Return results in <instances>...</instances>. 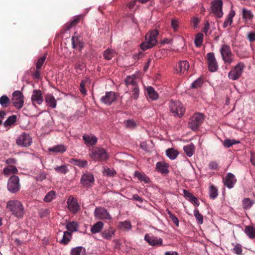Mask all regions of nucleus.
Here are the masks:
<instances>
[{"instance_id": "6", "label": "nucleus", "mask_w": 255, "mask_h": 255, "mask_svg": "<svg viewBox=\"0 0 255 255\" xmlns=\"http://www.w3.org/2000/svg\"><path fill=\"white\" fill-rule=\"evenodd\" d=\"M169 108L171 112L175 116L181 117L185 112V108L182 104L178 101H171L169 104Z\"/></svg>"}, {"instance_id": "43", "label": "nucleus", "mask_w": 255, "mask_h": 255, "mask_svg": "<svg viewBox=\"0 0 255 255\" xmlns=\"http://www.w3.org/2000/svg\"><path fill=\"white\" fill-rule=\"evenodd\" d=\"M9 102V98L6 95H3L0 98V105L3 108L7 107Z\"/></svg>"}, {"instance_id": "40", "label": "nucleus", "mask_w": 255, "mask_h": 255, "mask_svg": "<svg viewBox=\"0 0 255 255\" xmlns=\"http://www.w3.org/2000/svg\"><path fill=\"white\" fill-rule=\"evenodd\" d=\"M72 163L80 167H85L88 165V162L86 160L73 159Z\"/></svg>"}, {"instance_id": "60", "label": "nucleus", "mask_w": 255, "mask_h": 255, "mask_svg": "<svg viewBox=\"0 0 255 255\" xmlns=\"http://www.w3.org/2000/svg\"><path fill=\"white\" fill-rule=\"evenodd\" d=\"M234 252L237 255H241L242 253V247L240 245H236L234 248Z\"/></svg>"}, {"instance_id": "47", "label": "nucleus", "mask_w": 255, "mask_h": 255, "mask_svg": "<svg viewBox=\"0 0 255 255\" xmlns=\"http://www.w3.org/2000/svg\"><path fill=\"white\" fill-rule=\"evenodd\" d=\"M194 215L196 219L198 221L199 224H203V217L200 213L199 211L197 209H195L194 210Z\"/></svg>"}, {"instance_id": "45", "label": "nucleus", "mask_w": 255, "mask_h": 255, "mask_svg": "<svg viewBox=\"0 0 255 255\" xmlns=\"http://www.w3.org/2000/svg\"><path fill=\"white\" fill-rule=\"evenodd\" d=\"M209 193L210 198L214 199L218 196V190L214 185H211L210 187Z\"/></svg>"}, {"instance_id": "21", "label": "nucleus", "mask_w": 255, "mask_h": 255, "mask_svg": "<svg viewBox=\"0 0 255 255\" xmlns=\"http://www.w3.org/2000/svg\"><path fill=\"white\" fill-rule=\"evenodd\" d=\"M46 105L51 109H55L57 106V101L51 94H47L45 96Z\"/></svg>"}, {"instance_id": "62", "label": "nucleus", "mask_w": 255, "mask_h": 255, "mask_svg": "<svg viewBox=\"0 0 255 255\" xmlns=\"http://www.w3.org/2000/svg\"><path fill=\"white\" fill-rule=\"evenodd\" d=\"M200 22V19L197 17H194L192 20V24L194 28L197 27Z\"/></svg>"}, {"instance_id": "63", "label": "nucleus", "mask_w": 255, "mask_h": 255, "mask_svg": "<svg viewBox=\"0 0 255 255\" xmlns=\"http://www.w3.org/2000/svg\"><path fill=\"white\" fill-rule=\"evenodd\" d=\"M78 21V18H75L73 20L71 21L70 23L67 24L66 25V29L69 30L71 28V27Z\"/></svg>"}, {"instance_id": "38", "label": "nucleus", "mask_w": 255, "mask_h": 255, "mask_svg": "<svg viewBox=\"0 0 255 255\" xmlns=\"http://www.w3.org/2000/svg\"><path fill=\"white\" fill-rule=\"evenodd\" d=\"M134 175L139 180L143 181L145 183H148L150 181L149 178L146 175L142 174L138 171H135L134 172Z\"/></svg>"}, {"instance_id": "16", "label": "nucleus", "mask_w": 255, "mask_h": 255, "mask_svg": "<svg viewBox=\"0 0 255 255\" xmlns=\"http://www.w3.org/2000/svg\"><path fill=\"white\" fill-rule=\"evenodd\" d=\"M94 182V177L93 174L86 173L82 175L81 178V183L85 187L91 186Z\"/></svg>"}, {"instance_id": "11", "label": "nucleus", "mask_w": 255, "mask_h": 255, "mask_svg": "<svg viewBox=\"0 0 255 255\" xmlns=\"http://www.w3.org/2000/svg\"><path fill=\"white\" fill-rule=\"evenodd\" d=\"M222 6L223 1L222 0H214L211 3L212 12L218 18L223 16Z\"/></svg>"}, {"instance_id": "10", "label": "nucleus", "mask_w": 255, "mask_h": 255, "mask_svg": "<svg viewBox=\"0 0 255 255\" xmlns=\"http://www.w3.org/2000/svg\"><path fill=\"white\" fill-rule=\"evenodd\" d=\"M11 101L13 105L17 109H20L23 106L24 97L20 91H15L12 93Z\"/></svg>"}, {"instance_id": "58", "label": "nucleus", "mask_w": 255, "mask_h": 255, "mask_svg": "<svg viewBox=\"0 0 255 255\" xmlns=\"http://www.w3.org/2000/svg\"><path fill=\"white\" fill-rule=\"evenodd\" d=\"M46 173L42 172H40L37 176L35 177V179L38 181H41L46 178Z\"/></svg>"}, {"instance_id": "14", "label": "nucleus", "mask_w": 255, "mask_h": 255, "mask_svg": "<svg viewBox=\"0 0 255 255\" xmlns=\"http://www.w3.org/2000/svg\"><path fill=\"white\" fill-rule=\"evenodd\" d=\"M144 240L151 246H160L162 245V239L146 234L144 236Z\"/></svg>"}, {"instance_id": "18", "label": "nucleus", "mask_w": 255, "mask_h": 255, "mask_svg": "<svg viewBox=\"0 0 255 255\" xmlns=\"http://www.w3.org/2000/svg\"><path fill=\"white\" fill-rule=\"evenodd\" d=\"M68 207L70 212L75 213L79 209V206L77 200L72 196H70L67 200Z\"/></svg>"}, {"instance_id": "5", "label": "nucleus", "mask_w": 255, "mask_h": 255, "mask_svg": "<svg viewBox=\"0 0 255 255\" xmlns=\"http://www.w3.org/2000/svg\"><path fill=\"white\" fill-rule=\"evenodd\" d=\"M89 155L92 158L95 160H106L109 157L107 151L100 147L93 149L90 151Z\"/></svg>"}, {"instance_id": "64", "label": "nucleus", "mask_w": 255, "mask_h": 255, "mask_svg": "<svg viewBox=\"0 0 255 255\" xmlns=\"http://www.w3.org/2000/svg\"><path fill=\"white\" fill-rule=\"evenodd\" d=\"M232 21H233L232 19H231L227 17L225 19V20L224 22V24H223L224 27L226 28V27H228V26L232 24Z\"/></svg>"}, {"instance_id": "9", "label": "nucleus", "mask_w": 255, "mask_h": 255, "mask_svg": "<svg viewBox=\"0 0 255 255\" xmlns=\"http://www.w3.org/2000/svg\"><path fill=\"white\" fill-rule=\"evenodd\" d=\"M204 119L203 114L198 113L194 114L191 118L189 123L190 128L193 130H196L201 125Z\"/></svg>"}, {"instance_id": "1", "label": "nucleus", "mask_w": 255, "mask_h": 255, "mask_svg": "<svg viewBox=\"0 0 255 255\" xmlns=\"http://www.w3.org/2000/svg\"><path fill=\"white\" fill-rule=\"evenodd\" d=\"M6 208L12 215L20 219L23 217L24 213V207L22 203L17 200H11L7 202Z\"/></svg>"}, {"instance_id": "52", "label": "nucleus", "mask_w": 255, "mask_h": 255, "mask_svg": "<svg viewBox=\"0 0 255 255\" xmlns=\"http://www.w3.org/2000/svg\"><path fill=\"white\" fill-rule=\"evenodd\" d=\"M203 83L202 79L200 78L197 79L195 81H194L191 84V87L192 88H197L200 87Z\"/></svg>"}, {"instance_id": "56", "label": "nucleus", "mask_w": 255, "mask_h": 255, "mask_svg": "<svg viewBox=\"0 0 255 255\" xmlns=\"http://www.w3.org/2000/svg\"><path fill=\"white\" fill-rule=\"evenodd\" d=\"M80 42V40L77 35H76V33L72 38V44L73 48H77V44Z\"/></svg>"}, {"instance_id": "48", "label": "nucleus", "mask_w": 255, "mask_h": 255, "mask_svg": "<svg viewBox=\"0 0 255 255\" xmlns=\"http://www.w3.org/2000/svg\"><path fill=\"white\" fill-rule=\"evenodd\" d=\"M125 124L127 128L131 129L135 128L137 126L136 123L132 120L125 121Z\"/></svg>"}, {"instance_id": "4", "label": "nucleus", "mask_w": 255, "mask_h": 255, "mask_svg": "<svg viewBox=\"0 0 255 255\" xmlns=\"http://www.w3.org/2000/svg\"><path fill=\"white\" fill-rule=\"evenodd\" d=\"M245 68V65L243 62H239L229 72V78L233 81L238 80L243 73Z\"/></svg>"}, {"instance_id": "54", "label": "nucleus", "mask_w": 255, "mask_h": 255, "mask_svg": "<svg viewBox=\"0 0 255 255\" xmlns=\"http://www.w3.org/2000/svg\"><path fill=\"white\" fill-rule=\"evenodd\" d=\"M103 173L108 177H112L116 174V171L113 169L108 168L104 169Z\"/></svg>"}, {"instance_id": "27", "label": "nucleus", "mask_w": 255, "mask_h": 255, "mask_svg": "<svg viewBox=\"0 0 255 255\" xmlns=\"http://www.w3.org/2000/svg\"><path fill=\"white\" fill-rule=\"evenodd\" d=\"M115 230L112 228H109L101 233L102 236L106 240H110L114 236Z\"/></svg>"}, {"instance_id": "55", "label": "nucleus", "mask_w": 255, "mask_h": 255, "mask_svg": "<svg viewBox=\"0 0 255 255\" xmlns=\"http://www.w3.org/2000/svg\"><path fill=\"white\" fill-rule=\"evenodd\" d=\"M236 141L235 139H226L223 142V145L225 147H229L235 144Z\"/></svg>"}, {"instance_id": "17", "label": "nucleus", "mask_w": 255, "mask_h": 255, "mask_svg": "<svg viewBox=\"0 0 255 255\" xmlns=\"http://www.w3.org/2000/svg\"><path fill=\"white\" fill-rule=\"evenodd\" d=\"M117 99V96L115 92L111 91L107 92L106 95L103 96L101 99V102L107 105H110Z\"/></svg>"}, {"instance_id": "32", "label": "nucleus", "mask_w": 255, "mask_h": 255, "mask_svg": "<svg viewBox=\"0 0 255 255\" xmlns=\"http://www.w3.org/2000/svg\"><path fill=\"white\" fill-rule=\"evenodd\" d=\"M17 120V116L13 115L9 116L7 119L3 123V126L5 128L10 127L11 126L14 124Z\"/></svg>"}, {"instance_id": "23", "label": "nucleus", "mask_w": 255, "mask_h": 255, "mask_svg": "<svg viewBox=\"0 0 255 255\" xmlns=\"http://www.w3.org/2000/svg\"><path fill=\"white\" fill-rule=\"evenodd\" d=\"M146 95L151 100H156L158 99L159 96L157 92L151 86H147L145 88Z\"/></svg>"}, {"instance_id": "12", "label": "nucleus", "mask_w": 255, "mask_h": 255, "mask_svg": "<svg viewBox=\"0 0 255 255\" xmlns=\"http://www.w3.org/2000/svg\"><path fill=\"white\" fill-rule=\"evenodd\" d=\"M94 215L98 220H111L112 219L107 210L103 207H96L94 211Z\"/></svg>"}, {"instance_id": "36", "label": "nucleus", "mask_w": 255, "mask_h": 255, "mask_svg": "<svg viewBox=\"0 0 255 255\" xmlns=\"http://www.w3.org/2000/svg\"><path fill=\"white\" fill-rule=\"evenodd\" d=\"M85 249L82 247H78L71 250V255H85Z\"/></svg>"}, {"instance_id": "26", "label": "nucleus", "mask_w": 255, "mask_h": 255, "mask_svg": "<svg viewBox=\"0 0 255 255\" xmlns=\"http://www.w3.org/2000/svg\"><path fill=\"white\" fill-rule=\"evenodd\" d=\"M244 232L246 235L251 239L255 238V227L250 225L245 227Z\"/></svg>"}, {"instance_id": "33", "label": "nucleus", "mask_w": 255, "mask_h": 255, "mask_svg": "<svg viewBox=\"0 0 255 255\" xmlns=\"http://www.w3.org/2000/svg\"><path fill=\"white\" fill-rule=\"evenodd\" d=\"M242 15L244 19L246 21L252 20L254 17L252 12L246 8L242 9Z\"/></svg>"}, {"instance_id": "44", "label": "nucleus", "mask_w": 255, "mask_h": 255, "mask_svg": "<svg viewBox=\"0 0 255 255\" xmlns=\"http://www.w3.org/2000/svg\"><path fill=\"white\" fill-rule=\"evenodd\" d=\"M71 238V234L68 232H64L62 236V238L60 241L61 243L67 244L70 240Z\"/></svg>"}, {"instance_id": "49", "label": "nucleus", "mask_w": 255, "mask_h": 255, "mask_svg": "<svg viewBox=\"0 0 255 255\" xmlns=\"http://www.w3.org/2000/svg\"><path fill=\"white\" fill-rule=\"evenodd\" d=\"M78 227L77 224L75 222L68 223L66 225V228L69 231L74 232L76 231Z\"/></svg>"}, {"instance_id": "59", "label": "nucleus", "mask_w": 255, "mask_h": 255, "mask_svg": "<svg viewBox=\"0 0 255 255\" xmlns=\"http://www.w3.org/2000/svg\"><path fill=\"white\" fill-rule=\"evenodd\" d=\"M84 67L85 66L84 64L80 62H77L75 65V68L77 69L78 72L83 71Z\"/></svg>"}, {"instance_id": "51", "label": "nucleus", "mask_w": 255, "mask_h": 255, "mask_svg": "<svg viewBox=\"0 0 255 255\" xmlns=\"http://www.w3.org/2000/svg\"><path fill=\"white\" fill-rule=\"evenodd\" d=\"M180 21L178 19H173L171 20V24L174 31H177L179 26Z\"/></svg>"}, {"instance_id": "7", "label": "nucleus", "mask_w": 255, "mask_h": 255, "mask_svg": "<svg viewBox=\"0 0 255 255\" xmlns=\"http://www.w3.org/2000/svg\"><path fill=\"white\" fill-rule=\"evenodd\" d=\"M7 188L11 193H15L20 190L19 178L16 175L11 176L7 181Z\"/></svg>"}, {"instance_id": "22", "label": "nucleus", "mask_w": 255, "mask_h": 255, "mask_svg": "<svg viewBox=\"0 0 255 255\" xmlns=\"http://www.w3.org/2000/svg\"><path fill=\"white\" fill-rule=\"evenodd\" d=\"M168 165L164 162H158L156 163V170L162 174H167L169 172Z\"/></svg>"}, {"instance_id": "8", "label": "nucleus", "mask_w": 255, "mask_h": 255, "mask_svg": "<svg viewBox=\"0 0 255 255\" xmlns=\"http://www.w3.org/2000/svg\"><path fill=\"white\" fill-rule=\"evenodd\" d=\"M32 143V138L27 133L23 132L19 134L16 139V143L21 147H28Z\"/></svg>"}, {"instance_id": "34", "label": "nucleus", "mask_w": 255, "mask_h": 255, "mask_svg": "<svg viewBox=\"0 0 255 255\" xmlns=\"http://www.w3.org/2000/svg\"><path fill=\"white\" fill-rule=\"evenodd\" d=\"M195 146L193 143L184 146L183 149L188 157H191L193 155L194 152Z\"/></svg>"}, {"instance_id": "50", "label": "nucleus", "mask_w": 255, "mask_h": 255, "mask_svg": "<svg viewBox=\"0 0 255 255\" xmlns=\"http://www.w3.org/2000/svg\"><path fill=\"white\" fill-rule=\"evenodd\" d=\"M55 192L54 191L49 192L44 197V201L46 202H49L52 201L55 198Z\"/></svg>"}, {"instance_id": "28", "label": "nucleus", "mask_w": 255, "mask_h": 255, "mask_svg": "<svg viewBox=\"0 0 255 255\" xmlns=\"http://www.w3.org/2000/svg\"><path fill=\"white\" fill-rule=\"evenodd\" d=\"M104 224L102 222H98L91 227V232L93 234L99 233L102 230Z\"/></svg>"}, {"instance_id": "57", "label": "nucleus", "mask_w": 255, "mask_h": 255, "mask_svg": "<svg viewBox=\"0 0 255 255\" xmlns=\"http://www.w3.org/2000/svg\"><path fill=\"white\" fill-rule=\"evenodd\" d=\"M45 59L46 56H43L38 59L37 62H36V68L37 69H40L41 68V66L43 64Z\"/></svg>"}, {"instance_id": "53", "label": "nucleus", "mask_w": 255, "mask_h": 255, "mask_svg": "<svg viewBox=\"0 0 255 255\" xmlns=\"http://www.w3.org/2000/svg\"><path fill=\"white\" fill-rule=\"evenodd\" d=\"M203 42V35L202 34H198L195 39V44L197 47L201 45Z\"/></svg>"}, {"instance_id": "25", "label": "nucleus", "mask_w": 255, "mask_h": 255, "mask_svg": "<svg viewBox=\"0 0 255 255\" xmlns=\"http://www.w3.org/2000/svg\"><path fill=\"white\" fill-rule=\"evenodd\" d=\"M83 139L85 141V143L89 146L95 145L97 142V138L94 135L84 134L83 136Z\"/></svg>"}, {"instance_id": "15", "label": "nucleus", "mask_w": 255, "mask_h": 255, "mask_svg": "<svg viewBox=\"0 0 255 255\" xmlns=\"http://www.w3.org/2000/svg\"><path fill=\"white\" fill-rule=\"evenodd\" d=\"M31 100L33 105L34 106H36V104L41 105L43 101L41 91L40 90H34L32 92Z\"/></svg>"}, {"instance_id": "41", "label": "nucleus", "mask_w": 255, "mask_h": 255, "mask_svg": "<svg viewBox=\"0 0 255 255\" xmlns=\"http://www.w3.org/2000/svg\"><path fill=\"white\" fill-rule=\"evenodd\" d=\"M129 89L131 93V98L134 100H137L139 95V89L138 86H135Z\"/></svg>"}, {"instance_id": "2", "label": "nucleus", "mask_w": 255, "mask_h": 255, "mask_svg": "<svg viewBox=\"0 0 255 255\" xmlns=\"http://www.w3.org/2000/svg\"><path fill=\"white\" fill-rule=\"evenodd\" d=\"M159 34L158 31L154 29L145 35V41L143 42L141 45V48L143 50H146L154 46L157 42V37Z\"/></svg>"}, {"instance_id": "13", "label": "nucleus", "mask_w": 255, "mask_h": 255, "mask_svg": "<svg viewBox=\"0 0 255 255\" xmlns=\"http://www.w3.org/2000/svg\"><path fill=\"white\" fill-rule=\"evenodd\" d=\"M207 60L209 71L212 72L216 71L218 66L214 54L212 52L208 53Z\"/></svg>"}, {"instance_id": "24", "label": "nucleus", "mask_w": 255, "mask_h": 255, "mask_svg": "<svg viewBox=\"0 0 255 255\" xmlns=\"http://www.w3.org/2000/svg\"><path fill=\"white\" fill-rule=\"evenodd\" d=\"M189 68V64L188 62L186 60H184L179 62L176 68V71L177 73H182L187 71Z\"/></svg>"}, {"instance_id": "20", "label": "nucleus", "mask_w": 255, "mask_h": 255, "mask_svg": "<svg viewBox=\"0 0 255 255\" xmlns=\"http://www.w3.org/2000/svg\"><path fill=\"white\" fill-rule=\"evenodd\" d=\"M139 80L137 77L134 75L127 76L125 79L126 84L128 89L138 86Z\"/></svg>"}, {"instance_id": "37", "label": "nucleus", "mask_w": 255, "mask_h": 255, "mask_svg": "<svg viewBox=\"0 0 255 255\" xmlns=\"http://www.w3.org/2000/svg\"><path fill=\"white\" fill-rule=\"evenodd\" d=\"M118 226L120 229L123 231H128L131 228V225L130 222L128 221L120 222Z\"/></svg>"}, {"instance_id": "42", "label": "nucleus", "mask_w": 255, "mask_h": 255, "mask_svg": "<svg viewBox=\"0 0 255 255\" xmlns=\"http://www.w3.org/2000/svg\"><path fill=\"white\" fill-rule=\"evenodd\" d=\"M54 170L56 172L59 173L65 174L68 171V168L65 164L62 165L60 166H56L54 167Z\"/></svg>"}, {"instance_id": "46", "label": "nucleus", "mask_w": 255, "mask_h": 255, "mask_svg": "<svg viewBox=\"0 0 255 255\" xmlns=\"http://www.w3.org/2000/svg\"><path fill=\"white\" fill-rule=\"evenodd\" d=\"M254 202L250 198H245L243 201L244 208L246 209H250L253 205Z\"/></svg>"}, {"instance_id": "31", "label": "nucleus", "mask_w": 255, "mask_h": 255, "mask_svg": "<svg viewBox=\"0 0 255 255\" xmlns=\"http://www.w3.org/2000/svg\"><path fill=\"white\" fill-rule=\"evenodd\" d=\"M116 54V52L114 50L108 49L104 51L103 56L105 59L109 60L114 57Z\"/></svg>"}, {"instance_id": "61", "label": "nucleus", "mask_w": 255, "mask_h": 255, "mask_svg": "<svg viewBox=\"0 0 255 255\" xmlns=\"http://www.w3.org/2000/svg\"><path fill=\"white\" fill-rule=\"evenodd\" d=\"M248 38L250 42L255 41V32H250L248 34Z\"/></svg>"}, {"instance_id": "3", "label": "nucleus", "mask_w": 255, "mask_h": 255, "mask_svg": "<svg viewBox=\"0 0 255 255\" xmlns=\"http://www.w3.org/2000/svg\"><path fill=\"white\" fill-rule=\"evenodd\" d=\"M220 53L225 63L230 65L234 61V55L229 45H222L220 48Z\"/></svg>"}, {"instance_id": "29", "label": "nucleus", "mask_w": 255, "mask_h": 255, "mask_svg": "<svg viewBox=\"0 0 255 255\" xmlns=\"http://www.w3.org/2000/svg\"><path fill=\"white\" fill-rule=\"evenodd\" d=\"M67 147L63 144H59L49 148V150L56 153H63L66 151Z\"/></svg>"}, {"instance_id": "39", "label": "nucleus", "mask_w": 255, "mask_h": 255, "mask_svg": "<svg viewBox=\"0 0 255 255\" xmlns=\"http://www.w3.org/2000/svg\"><path fill=\"white\" fill-rule=\"evenodd\" d=\"M166 154L170 159L174 160L177 157L178 152L173 148H169L166 150Z\"/></svg>"}, {"instance_id": "35", "label": "nucleus", "mask_w": 255, "mask_h": 255, "mask_svg": "<svg viewBox=\"0 0 255 255\" xmlns=\"http://www.w3.org/2000/svg\"><path fill=\"white\" fill-rule=\"evenodd\" d=\"M183 193L186 197L188 198L189 200L197 205H199V202L197 198L190 192L187 190H184Z\"/></svg>"}, {"instance_id": "19", "label": "nucleus", "mask_w": 255, "mask_h": 255, "mask_svg": "<svg viewBox=\"0 0 255 255\" xmlns=\"http://www.w3.org/2000/svg\"><path fill=\"white\" fill-rule=\"evenodd\" d=\"M236 181L235 175L231 173H228L224 180V183L229 189H231L234 187Z\"/></svg>"}, {"instance_id": "30", "label": "nucleus", "mask_w": 255, "mask_h": 255, "mask_svg": "<svg viewBox=\"0 0 255 255\" xmlns=\"http://www.w3.org/2000/svg\"><path fill=\"white\" fill-rule=\"evenodd\" d=\"M18 170L16 167L13 165H9L3 169V172L5 175H10L12 174H15Z\"/></svg>"}]
</instances>
